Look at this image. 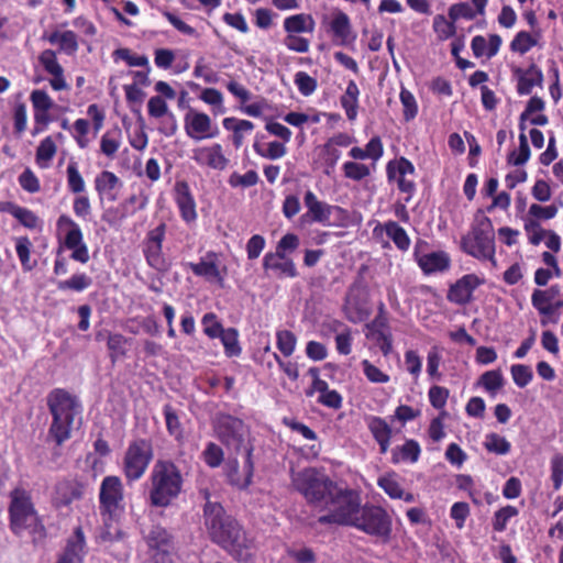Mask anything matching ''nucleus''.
I'll use <instances>...</instances> for the list:
<instances>
[{
  "instance_id": "nucleus-44",
  "label": "nucleus",
  "mask_w": 563,
  "mask_h": 563,
  "mask_svg": "<svg viewBox=\"0 0 563 563\" xmlns=\"http://www.w3.org/2000/svg\"><path fill=\"white\" fill-rule=\"evenodd\" d=\"M228 357L239 356L242 349L239 344V332L234 328L225 329L219 336Z\"/></svg>"
},
{
  "instance_id": "nucleus-5",
  "label": "nucleus",
  "mask_w": 563,
  "mask_h": 563,
  "mask_svg": "<svg viewBox=\"0 0 563 563\" xmlns=\"http://www.w3.org/2000/svg\"><path fill=\"white\" fill-rule=\"evenodd\" d=\"M214 437L234 456L253 455L254 439L250 427L240 418L218 412L211 420Z\"/></svg>"
},
{
  "instance_id": "nucleus-47",
  "label": "nucleus",
  "mask_w": 563,
  "mask_h": 563,
  "mask_svg": "<svg viewBox=\"0 0 563 563\" xmlns=\"http://www.w3.org/2000/svg\"><path fill=\"white\" fill-rule=\"evenodd\" d=\"M199 99L211 106L213 108L214 114H222L225 112V108L223 106V95L220 90L216 88H203Z\"/></svg>"
},
{
  "instance_id": "nucleus-29",
  "label": "nucleus",
  "mask_w": 563,
  "mask_h": 563,
  "mask_svg": "<svg viewBox=\"0 0 563 563\" xmlns=\"http://www.w3.org/2000/svg\"><path fill=\"white\" fill-rule=\"evenodd\" d=\"M329 26L335 43L347 45L355 40L351 21L346 13L342 11L334 13Z\"/></svg>"
},
{
  "instance_id": "nucleus-28",
  "label": "nucleus",
  "mask_w": 563,
  "mask_h": 563,
  "mask_svg": "<svg viewBox=\"0 0 563 563\" xmlns=\"http://www.w3.org/2000/svg\"><path fill=\"white\" fill-rule=\"evenodd\" d=\"M175 201L184 221L189 223L197 219L196 202L186 181L176 183Z\"/></svg>"
},
{
  "instance_id": "nucleus-46",
  "label": "nucleus",
  "mask_w": 563,
  "mask_h": 563,
  "mask_svg": "<svg viewBox=\"0 0 563 563\" xmlns=\"http://www.w3.org/2000/svg\"><path fill=\"white\" fill-rule=\"evenodd\" d=\"M114 62L119 59L124 60L131 67H145L148 68V58L146 55L132 54L131 49L122 47L112 53Z\"/></svg>"
},
{
  "instance_id": "nucleus-62",
  "label": "nucleus",
  "mask_w": 563,
  "mask_h": 563,
  "mask_svg": "<svg viewBox=\"0 0 563 563\" xmlns=\"http://www.w3.org/2000/svg\"><path fill=\"white\" fill-rule=\"evenodd\" d=\"M32 243L27 236H21L16 240L15 251L25 271H31L33 265L30 264Z\"/></svg>"
},
{
  "instance_id": "nucleus-58",
  "label": "nucleus",
  "mask_w": 563,
  "mask_h": 563,
  "mask_svg": "<svg viewBox=\"0 0 563 563\" xmlns=\"http://www.w3.org/2000/svg\"><path fill=\"white\" fill-rule=\"evenodd\" d=\"M203 332L210 339H216L225 330L213 312L206 313L201 319Z\"/></svg>"
},
{
  "instance_id": "nucleus-39",
  "label": "nucleus",
  "mask_w": 563,
  "mask_h": 563,
  "mask_svg": "<svg viewBox=\"0 0 563 563\" xmlns=\"http://www.w3.org/2000/svg\"><path fill=\"white\" fill-rule=\"evenodd\" d=\"M31 102L34 109L42 113H35L36 122H46V113L53 107V100L44 90H34L31 93Z\"/></svg>"
},
{
  "instance_id": "nucleus-1",
  "label": "nucleus",
  "mask_w": 563,
  "mask_h": 563,
  "mask_svg": "<svg viewBox=\"0 0 563 563\" xmlns=\"http://www.w3.org/2000/svg\"><path fill=\"white\" fill-rule=\"evenodd\" d=\"M205 526L210 539L239 561L251 556L253 541L240 523L228 515L221 504L207 500L203 507Z\"/></svg>"
},
{
  "instance_id": "nucleus-48",
  "label": "nucleus",
  "mask_w": 563,
  "mask_h": 563,
  "mask_svg": "<svg viewBox=\"0 0 563 563\" xmlns=\"http://www.w3.org/2000/svg\"><path fill=\"white\" fill-rule=\"evenodd\" d=\"M531 152L526 133L519 134V148L514 150L508 156V163L514 166H522L530 158Z\"/></svg>"
},
{
  "instance_id": "nucleus-37",
  "label": "nucleus",
  "mask_w": 563,
  "mask_h": 563,
  "mask_svg": "<svg viewBox=\"0 0 563 563\" xmlns=\"http://www.w3.org/2000/svg\"><path fill=\"white\" fill-rule=\"evenodd\" d=\"M79 496L80 493L73 483L63 481L56 484L53 500L55 506L63 507L70 505Z\"/></svg>"
},
{
  "instance_id": "nucleus-13",
  "label": "nucleus",
  "mask_w": 563,
  "mask_h": 563,
  "mask_svg": "<svg viewBox=\"0 0 563 563\" xmlns=\"http://www.w3.org/2000/svg\"><path fill=\"white\" fill-rule=\"evenodd\" d=\"M166 223L162 222L150 230L143 241V254L148 266L157 272L167 269V262L163 254V242L166 234Z\"/></svg>"
},
{
  "instance_id": "nucleus-52",
  "label": "nucleus",
  "mask_w": 563,
  "mask_h": 563,
  "mask_svg": "<svg viewBox=\"0 0 563 563\" xmlns=\"http://www.w3.org/2000/svg\"><path fill=\"white\" fill-rule=\"evenodd\" d=\"M538 40L526 31H520L516 34L510 43V49L521 55L526 54L533 46H536Z\"/></svg>"
},
{
  "instance_id": "nucleus-57",
  "label": "nucleus",
  "mask_w": 563,
  "mask_h": 563,
  "mask_svg": "<svg viewBox=\"0 0 563 563\" xmlns=\"http://www.w3.org/2000/svg\"><path fill=\"white\" fill-rule=\"evenodd\" d=\"M203 461L212 468L218 467L224 460L223 449L214 442H209L202 452Z\"/></svg>"
},
{
  "instance_id": "nucleus-36",
  "label": "nucleus",
  "mask_w": 563,
  "mask_h": 563,
  "mask_svg": "<svg viewBox=\"0 0 563 563\" xmlns=\"http://www.w3.org/2000/svg\"><path fill=\"white\" fill-rule=\"evenodd\" d=\"M47 40L51 44H57L59 51L67 55H74L78 51L77 35L73 31H55L48 35Z\"/></svg>"
},
{
  "instance_id": "nucleus-24",
  "label": "nucleus",
  "mask_w": 563,
  "mask_h": 563,
  "mask_svg": "<svg viewBox=\"0 0 563 563\" xmlns=\"http://www.w3.org/2000/svg\"><path fill=\"white\" fill-rule=\"evenodd\" d=\"M484 283L475 274H467L453 284L448 292V299L457 305H466L472 301L474 290Z\"/></svg>"
},
{
  "instance_id": "nucleus-53",
  "label": "nucleus",
  "mask_w": 563,
  "mask_h": 563,
  "mask_svg": "<svg viewBox=\"0 0 563 563\" xmlns=\"http://www.w3.org/2000/svg\"><path fill=\"white\" fill-rule=\"evenodd\" d=\"M433 30L438 35V38L445 41L456 33L455 22L448 21L444 15L438 14L433 19Z\"/></svg>"
},
{
  "instance_id": "nucleus-51",
  "label": "nucleus",
  "mask_w": 563,
  "mask_h": 563,
  "mask_svg": "<svg viewBox=\"0 0 563 563\" xmlns=\"http://www.w3.org/2000/svg\"><path fill=\"white\" fill-rule=\"evenodd\" d=\"M68 189L73 194H81L85 191L86 184L78 170L76 162H69L66 169Z\"/></svg>"
},
{
  "instance_id": "nucleus-56",
  "label": "nucleus",
  "mask_w": 563,
  "mask_h": 563,
  "mask_svg": "<svg viewBox=\"0 0 563 563\" xmlns=\"http://www.w3.org/2000/svg\"><path fill=\"white\" fill-rule=\"evenodd\" d=\"M518 509L514 506H505L498 509L493 518V529L497 532H503L508 521L518 515Z\"/></svg>"
},
{
  "instance_id": "nucleus-10",
  "label": "nucleus",
  "mask_w": 563,
  "mask_h": 563,
  "mask_svg": "<svg viewBox=\"0 0 563 563\" xmlns=\"http://www.w3.org/2000/svg\"><path fill=\"white\" fill-rule=\"evenodd\" d=\"M153 456V445L150 440L136 439L130 442L122 463L128 482L139 481L145 474Z\"/></svg>"
},
{
  "instance_id": "nucleus-23",
  "label": "nucleus",
  "mask_w": 563,
  "mask_h": 563,
  "mask_svg": "<svg viewBox=\"0 0 563 563\" xmlns=\"http://www.w3.org/2000/svg\"><path fill=\"white\" fill-rule=\"evenodd\" d=\"M123 183L112 172L102 170L95 178V189L100 203L104 201L114 202L119 199Z\"/></svg>"
},
{
  "instance_id": "nucleus-11",
  "label": "nucleus",
  "mask_w": 563,
  "mask_h": 563,
  "mask_svg": "<svg viewBox=\"0 0 563 563\" xmlns=\"http://www.w3.org/2000/svg\"><path fill=\"white\" fill-rule=\"evenodd\" d=\"M57 230L64 233V245L71 250L70 257L79 263L89 261L88 246L84 242L81 229L69 216L62 214L56 222Z\"/></svg>"
},
{
  "instance_id": "nucleus-35",
  "label": "nucleus",
  "mask_w": 563,
  "mask_h": 563,
  "mask_svg": "<svg viewBox=\"0 0 563 563\" xmlns=\"http://www.w3.org/2000/svg\"><path fill=\"white\" fill-rule=\"evenodd\" d=\"M382 228L400 252H407L409 250L411 240L406 230L396 221H386Z\"/></svg>"
},
{
  "instance_id": "nucleus-54",
  "label": "nucleus",
  "mask_w": 563,
  "mask_h": 563,
  "mask_svg": "<svg viewBox=\"0 0 563 563\" xmlns=\"http://www.w3.org/2000/svg\"><path fill=\"white\" fill-rule=\"evenodd\" d=\"M163 412L165 416L166 428L168 433L176 440H180L183 438V428L177 413L168 404L164 406Z\"/></svg>"
},
{
  "instance_id": "nucleus-40",
  "label": "nucleus",
  "mask_w": 563,
  "mask_h": 563,
  "mask_svg": "<svg viewBox=\"0 0 563 563\" xmlns=\"http://www.w3.org/2000/svg\"><path fill=\"white\" fill-rule=\"evenodd\" d=\"M477 385L482 386L492 397H495L498 390L504 386V377L500 371H487L477 380Z\"/></svg>"
},
{
  "instance_id": "nucleus-12",
  "label": "nucleus",
  "mask_w": 563,
  "mask_h": 563,
  "mask_svg": "<svg viewBox=\"0 0 563 563\" xmlns=\"http://www.w3.org/2000/svg\"><path fill=\"white\" fill-rule=\"evenodd\" d=\"M123 485L118 476H106L100 484L99 501L102 515L111 519L123 511Z\"/></svg>"
},
{
  "instance_id": "nucleus-16",
  "label": "nucleus",
  "mask_w": 563,
  "mask_h": 563,
  "mask_svg": "<svg viewBox=\"0 0 563 563\" xmlns=\"http://www.w3.org/2000/svg\"><path fill=\"white\" fill-rule=\"evenodd\" d=\"M413 164L406 157H400L395 161H390L387 164L386 173L388 180H396L398 189L401 192L407 194L405 198L406 202H409L416 191V184L413 179L408 178L415 174Z\"/></svg>"
},
{
  "instance_id": "nucleus-55",
  "label": "nucleus",
  "mask_w": 563,
  "mask_h": 563,
  "mask_svg": "<svg viewBox=\"0 0 563 563\" xmlns=\"http://www.w3.org/2000/svg\"><path fill=\"white\" fill-rule=\"evenodd\" d=\"M294 82L297 86L299 92L305 97L311 96L318 87L317 79L301 70L295 74Z\"/></svg>"
},
{
  "instance_id": "nucleus-30",
  "label": "nucleus",
  "mask_w": 563,
  "mask_h": 563,
  "mask_svg": "<svg viewBox=\"0 0 563 563\" xmlns=\"http://www.w3.org/2000/svg\"><path fill=\"white\" fill-rule=\"evenodd\" d=\"M561 297V288L559 285H552L545 290L534 289L531 295V303L534 309L542 316H551L553 307L550 303Z\"/></svg>"
},
{
  "instance_id": "nucleus-33",
  "label": "nucleus",
  "mask_w": 563,
  "mask_h": 563,
  "mask_svg": "<svg viewBox=\"0 0 563 563\" xmlns=\"http://www.w3.org/2000/svg\"><path fill=\"white\" fill-rule=\"evenodd\" d=\"M284 30L287 34L312 33L314 20L310 14L298 13L287 16L284 20Z\"/></svg>"
},
{
  "instance_id": "nucleus-4",
  "label": "nucleus",
  "mask_w": 563,
  "mask_h": 563,
  "mask_svg": "<svg viewBox=\"0 0 563 563\" xmlns=\"http://www.w3.org/2000/svg\"><path fill=\"white\" fill-rule=\"evenodd\" d=\"M8 510L10 529L15 536H21L24 531H29L34 543L46 538L45 526L27 490L21 487L11 490Z\"/></svg>"
},
{
  "instance_id": "nucleus-43",
  "label": "nucleus",
  "mask_w": 563,
  "mask_h": 563,
  "mask_svg": "<svg viewBox=\"0 0 563 563\" xmlns=\"http://www.w3.org/2000/svg\"><path fill=\"white\" fill-rule=\"evenodd\" d=\"M57 147L51 136L41 141L36 148V163L41 168H47L56 154Z\"/></svg>"
},
{
  "instance_id": "nucleus-6",
  "label": "nucleus",
  "mask_w": 563,
  "mask_h": 563,
  "mask_svg": "<svg viewBox=\"0 0 563 563\" xmlns=\"http://www.w3.org/2000/svg\"><path fill=\"white\" fill-rule=\"evenodd\" d=\"M291 484L310 506L320 509L339 486L323 470L316 467L292 472Z\"/></svg>"
},
{
  "instance_id": "nucleus-20",
  "label": "nucleus",
  "mask_w": 563,
  "mask_h": 563,
  "mask_svg": "<svg viewBox=\"0 0 563 563\" xmlns=\"http://www.w3.org/2000/svg\"><path fill=\"white\" fill-rule=\"evenodd\" d=\"M243 456L245 460L242 467L240 466L236 456L230 460L227 465V478L229 484L240 490L249 488L254 475L253 455Z\"/></svg>"
},
{
  "instance_id": "nucleus-9",
  "label": "nucleus",
  "mask_w": 563,
  "mask_h": 563,
  "mask_svg": "<svg viewBox=\"0 0 563 563\" xmlns=\"http://www.w3.org/2000/svg\"><path fill=\"white\" fill-rule=\"evenodd\" d=\"M353 528L376 540L386 543L391 538L393 520L389 514L380 506L361 505Z\"/></svg>"
},
{
  "instance_id": "nucleus-3",
  "label": "nucleus",
  "mask_w": 563,
  "mask_h": 563,
  "mask_svg": "<svg viewBox=\"0 0 563 563\" xmlns=\"http://www.w3.org/2000/svg\"><path fill=\"white\" fill-rule=\"evenodd\" d=\"M47 407L53 418L48 435L62 445L71 435L75 418L81 413V402L67 390L55 388L47 395Z\"/></svg>"
},
{
  "instance_id": "nucleus-18",
  "label": "nucleus",
  "mask_w": 563,
  "mask_h": 563,
  "mask_svg": "<svg viewBox=\"0 0 563 563\" xmlns=\"http://www.w3.org/2000/svg\"><path fill=\"white\" fill-rule=\"evenodd\" d=\"M303 203L307 211L301 216V221L316 222L322 225H330L332 211L334 209H339V207L319 200L316 194L311 190H307L305 192Z\"/></svg>"
},
{
  "instance_id": "nucleus-50",
  "label": "nucleus",
  "mask_w": 563,
  "mask_h": 563,
  "mask_svg": "<svg viewBox=\"0 0 563 563\" xmlns=\"http://www.w3.org/2000/svg\"><path fill=\"white\" fill-rule=\"evenodd\" d=\"M342 170L346 178L354 181H361L371 175V168L367 165L353 161L345 162Z\"/></svg>"
},
{
  "instance_id": "nucleus-45",
  "label": "nucleus",
  "mask_w": 563,
  "mask_h": 563,
  "mask_svg": "<svg viewBox=\"0 0 563 563\" xmlns=\"http://www.w3.org/2000/svg\"><path fill=\"white\" fill-rule=\"evenodd\" d=\"M92 284L91 277L86 275L85 273L74 274L70 278L66 280H59L57 283V288L59 290H74V291H84L89 288Z\"/></svg>"
},
{
  "instance_id": "nucleus-22",
  "label": "nucleus",
  "mask_w": 563,
  "mask_h": 563,
  "mask_svg": "<svg viewBox=\"0 0 563 563\" xmlns=\"http://www.w3.org/2000/svg\"><path fill=\"white\" fill-rule=\"evenodd\" d=\"M187 266L196 276L216 282L221 287L223 286L227 268L220 269L217 253L208 252L198 263L190 262Z\"/></svg>"
},
{
  "instance_id": "nucleus-32",
  "label": "nucleus",
  "mask_w": 563,
  "mask_h": 563,
  "mask_svg": "<svg viewBox=\"0 0 563 563\" xmlns=\"http://www.w3.org/2000/svg\"><path fill=\"white\" fill-rule=\"evenodd\" d=\"M391 463H416L421 454L420 444L412 439L406 440L402 445H397L390 451Z\"/></svg>"
},
{
  "instance_id": "nucleus-27",
  "label": "nucleus",
  "mask_w": 563,
  "mask_h": 563,
  "mask_svg": "<svg viewBox=\"0 0 563 563\" xmlns=\"http://www.w3.org/2000/svg\"><path fill=\"white\" fill-rule=\"evenodd\" d=\"M514 75L518 80L517 92L520 96L530 95L536 86L542 87L543 74L536 64H531L528 69L517 67L514 69Z\"/></svg>"
},
{
  "instance_id": "nucleus-59",
  "label": "nucleus",
  "mask_w": 563,
  "mask_h": 563,
  "mask_svg": "<svg viewBox=\"0 0 563 563\" xmlns=\"http://www.w3.org/2000/svg\"><path fill=\"white\" fill-rule=\"evenodd\" d=\"M399 98L404 108L405 121L413 120L418 113V104L415 96L408 89L402 88Z\"/></svg>"
},
{
  "instance_id": "nucleus-2",
  "label": "nucleus",
  "mask_w": 563,
  "mask_h": 563,
  "mask_svg": "<svg viewBox=\"0 0 563 563\" xmlns=\"http://www.w3.org/2000/svg\"><path fill=\"white\" fill-rule=\"evenodd\" d=\"M184 478L178 466L170 460H157L148 476L150 506L167 508L181 494Z\"/></svg>"
},
{
  "instance_id": "nucleus-38",
  "label": "nucleus",
  "mask_w": 563,
  "mask_h": 563,
  "mask_svg": "<svg viewBox=\"0 0 563 563\" xmlns=\"http://www.w3.org/2000/svg\"><path fill=\"white\" fill-rule=\"evenodd\" d=\"M122 143V132L119 128L107 131L100 141V151L107 157L112 158Z\"/></svg>"
},
{
  "instance_id": "nucleus-49",
  "label": "nucleus",
  "mask_w": 563,
  "mask_h": 563,
  "mask_svg": "<svg viewBox=\"0 0 563 563\" xmlns=\"http://www.w3.org/2000/svg\"><path fill=\"white\" fill-rule=\"evenodd\" d=\"M276 345L279 352L288 357L290 356L297 345V338L296 335L289 331V330H278L276 332Z\"/></svg>"
},
{
  "instance_id": "nucleus-41",
  "label": "nucleus",
  "mask_w": 563,
  "mask_h": 563,
  "mask_svg": "<svg viewBox=\"0 0 563 563\" xmlns=\"http://www.w3.org/2000/svg\"><path fill=\"white\" fill-rule=\"evenodd\" d=\"M253 148L258 156L272 161L279 159L284 157L287 153V147L285 143L277 141L269 142L266 148H264L258 141H255L253 144Z\"/></svg>"
},
{
  "instance_id": "nucleus-60",
  "label": "nucleus",
  "mask_w": 563,
  "mask_h": 563,
  "mask_svg": "<svg viewBox=\"0 0 563 563\" xmlns=\"http://www.w3.org/2000/svg\"><path fill=\"white\" fill-rule=\"evenodd\" d=\"M228 183L233 188H249L255 186L258 183V174L253 169L246 172L244 175H240L239 173L234 172L230 175Z\"/></svg>"
},
{
  "instance_id": "nucleus-15",
  "label": "nucleus",
  "mask_w": 563,
  "mask_h": 563,
  "mask_svg": "<svg viewBox=\"0 0 563 563\" xmlns=\"http://www.w3.org/2000/svg\"><path fill=\"white\" fill-rule=\"evenodd\" d=\"M184 130L186 135L194 141L213 139L219 135V129L212 123L211 118L194 108L184 115Z\"/></svg>"
},
{
  "instance_id": "nucleus-8",
  "label": "nucleus",
  "mask_w": 563,
  "mask_h": 563,
  "mask_svg": "<svg viewBox=\"0 0 563 563\" xmlns=\"http://www.w3.org/2000/svg\"><path fill=\"white\" fill-rule=\"evenodd\" d=\"M462 249L468 255L489 261L493 266L497 265L495 258V234L490 219L478 212L475 217L471 232L462 238Z\"/></svg>"
},
{
  "instance_id": "nucleus-61",
  "label": "nucleus",
  "mask_w": 563,
  "mask_h": 563,
  "mask_svg": "<svg viewBox=\"0 0 563 563\" xmlns=\"http://www.w3.org/2000/svg\"><path fill=\"white\" fill-rule=\"evenodd\" d=\"M321 152L322 161L325 166L324 174L329 176L333 173L334 167L341 157V152L338 150V147H334L329 143H325L322 146Z\"/></svg>"
},
{
  "instance_id": "nucleus-17",
  "label": "nucleus",
  "mask_w": 563,
  "mask_h": 563,
  "mask_svg": "<svg viewBox=\"0 0 563 563\" xmlns=\"http://www.w3.org/2000/svg\"><path fill=\"white\" fill-rule=\"evenodd\" d=\"M145 542L155 563H165L174 550L173 537L162 526H154L145 537Z\"/></svg>"
},
{
  "instance_id": "nucleus-26",
  "label": "nucleus",
  "mask_w": 563,
  "mask_h": 563,
  "mask_svg": "<svg viewBox=\"0 0 563 563\" xmlns=\"http://www.w3.org/2000/svg\"><path fill=\"white\" fill-rule=\"evenodd\" d=\"M364 420L373 439L379 446V453L386 454L389 450L393 437L390 423L386 419L373 415L366 416Z\"/></svg>"
},
{
  "instance_id": "nucleus-19",
  "label": "nucleus",
  "mask_w": 563,
  "mask_h": 563,
  "mask_svg": "<svg viewBox=\"0 0 563 563\" xmlns=\"http://www.w3.org/2000/svg\"><path fill=\"white\" fill-rule=\"evenodd\" d=\"M87 554V543L84 530L80 526L74 529L66 540L65 547L58 553L55 563H84Z\"/></svg>"
},
{
  "instance_id": "nucleus-21",
  "label": "nucleus",
  "mask_w": 563,
  "mask_h": 563,
  "mask_svg": "<svg viewBox=\"0 0 563 563\" xmlns=\"http://www.w3.org/2000/svg\"><path fill=\"white\" fill-rule=\"evenodd\" d=\"M191 158L202 167L216 170H224L229 165V158L224 155L222 145L213 143L192 150Z\"/></svg>"
},
{
  "instance_id": "nucleus-7",
  "label": "nucleus",
  "mask_w": 563,
  "mask_h": 563,
  "mask_svg": "<svg viewBox=\"0 0 563 563\" xmlns=\"http://www.w3.org/2000/svg\"><path fill=\"white\" fill-rule=\"evenodd\" d=\"M360 494L351 488L338 486L335 493L323 505L325 514L318 518L320 525H338L352 527L361 507Z\"/></svg>"
},
{
  "instance_id": "nucleus-34",
  "label": "nucleus",
  "mask_w": 563,
  "mask_h": 563,
  "mask_svg": "<svg viewBox=\"0 0 563 563\" xmlns=\"http://www.w3.org/2000/svg\"><path fill=\"white\" fill-rule=\"evenodd\" d=\"M360 89L354 80L347 82L345 92L340 98V103L350 121L356 119L358 108Z\"/></svg>"
},
{
  "instance_id": "nucleus-64",
  "label": "nucleus",
  "mask_w": 563,
  "mask_h": 563,
  "mask_svg": "<svg viewBox=\"0 0 563 563\" xmlns=\"http://www.w3.org/2000/svg\"><path fill=\"white\" fill-rule=\"evenodd\" d=\"M551 479L555 490L560 489L563 484V454L555 453L551 457Z\"/></svg>"
},
{
  "instance_id": "nucleus-63",
  "label": "nucleus",
  "mask_w": 563,
  "mask_h": 563,
  "mask_svg": "<svg viewBox=\"0 0 563 563\" xmlns=\"http://www.w3.org/2000/svg\"><path fill=\"white\" fill-rule=\"evenodd\" d=\"M300 244L299 236L295 233H286L277 243L275 253H280L283 256H289L294 253Z\"/></svg>"
},
{
  "instance_id": "nucleus-31",
  "label": "nucleus",
  "mask_w": 563,
  "mask_h": 563,
  "mask_svg": "<svg viewBox=\"0 0 563 563\" xmlns=\"http://www.w3.org/2000/svg\"><path fill=\"white\" fill-rule=\"evenodd\" d=\"M343 310L346 319L353 323L363 322L371 314L367 303L353 292L346 295Z\"/></svg>"
},
{
  "instance_id": "nucleus-25",
  "label": "nucleus",
  "mask_w": 563,
  "mask_h": 563,
  "mask_svg": "<svg viewBox=\"0 0 563 563\" xmlns=\"http://www.w3.org/2000/svg\"><path fill=\"white\" fill-rule=\"evenodd\" d=\"M263 268L275 273L278 278H296L298 271L295 262L289 256L280 253L268 252L263 257Z\"/></svg>"
},
{
  "instance_id": "nucleus-14",
  "label": "nucleus",
  "mask_w": 563,
  "mask_h": 563,
  "mask_svg": "<svg viewBox=\"0 0 563 563\" xmlns=\"http://www.w3.org/2000/svg\"><path fill=\"white\" fill-rule=\"evenodd\" d=\"M428 242L418 240L413 247V258L424 275L446 272L451 266V257L444 251L426 253Z\"/></svg>"
},
{
  "instance_id": "nucleus-42",
  "label": "nucleus",
  "mask_w": 563,
  "mask_h": 563,
  "mask_svg": "<svg viewBox=\"0 0 563 563\" xmlns=\"http://www.w3.org/2000/svg\"><path fill=\"white\" fill-rule=\"evenodd\" d=\"M483 445L488 452L497 455H506L511 450L510 442L505 437L495 432L485 435Z\"/></svg>"
}]
</instances>
